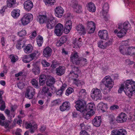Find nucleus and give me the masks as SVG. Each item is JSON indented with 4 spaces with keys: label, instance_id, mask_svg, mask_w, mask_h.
I'll return each mask as SVG.
<instances>
[{
    "label": "nucleus",
    "instance_id": "1",
    "mask_svg": "<svg viewBox=\"0 0 135 135\" xmlns=\"http://www.w3.org/2000/svg\"><path fill=\"white\" fill-rule=\"evenodd\" d=\"M76 105L75 107L76 109L81 113L86 112L94 114L95 112V108L94 104L89 103L86 105V102L83 100H78L75 102Z\"/></svg>",
    "mask_w": 135,
    "mask_h": 135
},
{
    "label": "nucleus",
    "instance_id": "2",
    "mask_svg": "<svg viewBox=\"0 0 135 135\" xmlns=\"http://www.w3.org/2000/svg\"><path fill=\"white\" fill-rule=\"evenodd\" d=\"M125 85L122 84L118 90L119 93H121L123 90L126 94L130 97L132 95L133 91L135 90V82L129 80H127Z\"/></svg>",
    "mask_w": 135,
    "mask_h": 135
},
{
    "label": "nucleus",
    "instance_id": "3",
    "mask_svg": "<svg viewBox=\"0 0 135 135\" xmlns=\"http://www.w3.org/2000/svg\"><path fill=\"white\" fill-rule=\"evenodd\" d=\"M130 25L128 21H126L123 24L118 25V30H115L114 31L115 33H117V36L119 38L122 37L126 34L128 30V27Z\"/></svg>",
    "mask_w": 135,
    "mask_h": 135
},
{
    "label": "nucleus",
    "instance_id": "4",
    "mask_svg": "<svg viewBox=\"0 0 135 135\" xmlns=\"http://www.w3.org/2000/svg\"><path fill=\"white\" fill-rule=\"evenodd\" d=\"M102 84H101V90H107V89H103L102 87V86L103 85H105V88H108V90H107L106 93H104V94L107 93L110 90V89L113 87L114 85L113 81H112L111 77L109 76H106L102 80Z\"/></svg>",
    "mask_w": 135,
    "mask_h": 135
},
{
    "label": "nucleus",
    "instance_id": "5",
    "mask_svg": "<svg viewBox=\"0 0 135 135\" xmlns=\"http://www.w3.org/2000/svg\"><path fill=\"white\" fill-rule=\"evenodd\" d=\"M92 98L95 100H101L102 98V94L100 90L97 88H93L91 91Z\"/></svg>",
    "mask_w": 135,
    "mask_h": 135
},
{
    "label": "nucleus",
    "instance_id": "6",
    "mask_svg": "<svg viewBox=\"0 0 135 135\" xmlns=\"http://www.w3.org/2000/svg\"><path fill=\"white\" fill-rule=\"evenodd\" d=\"M33 18V15L31 14H26L21 18V23L23 25H26L32 20Z\"/></svg>",
    "mask_w": 135,
    "mask_h": 135
},
{
    "label": "nucleus",
    "instance_id": "7",
    "mask_svg": "<svg viewBox=\"0 0 135 135\" xmlns=\"http://www.w3.org/2000/svg\"><path fill=\"white\" fill-rule=\"evenodd\" d=\"M80 57L77 52H73L71 54L70 57V61L72 62L73 64L76 65L80 64Z\"/></svg>",
    "mask_w": 135,
    "mask_h": 135
},
{
    "label": "nucleus",
    "instance_id": "8",
    "mask_svg": "<svg viewBox=\"0 0 135 135\" xmlns=\"http://www.w3.org/2000/svg\"><path fill=\"white\" fill-rule=\"evenodd\" d=\"M63 29V26L61 23H58L55 27L54 32L57 36H60L62 34Z\"/></svg>",
    "mask_w": 135,
    "mask_h": 135
},
{
    "label": "nucleus",
    "instance_id": "9",
    "mask_svg": "<svg viewBox=\"0 0 135 135\" xmlns=\"http://www.w3.org/2000/svg\"><path fill=\"white\" fill-rule=\"evenodd\" d=\"M35 89L32 87H29L27 89L25 94L26 98L29 99H32L35 93Z\"/></svg>",
    "mask_w": 135,
    "mask_h": 135
},
{
    "label": "nucleus",
    "instance_id": "10",
    "mask_svg": "<svg viewBox=\"0 0 135 135\" xmlns=\"http://www.w3.org/2000/svg\"><path fill=\"white\" fill-rule=\"evenodd\" d=\"M70 104L68 101L64 102L61 105L60 107V109L62 112L69 110L71 108Z\"/></svg>",
    "mask_w": 135,
    "mask_h": 135
},
{
    "label": "nucleus",
    "instance_id": "11",
    "mask_svg": "<svg viewBox=\"0 0 135 135\" xmlns=\"http://www.w3.org/2000/svg\"><path fill=\"white\" fill-rule=\"evenodd\" d=\"M127 118V115L125 113L122 112L117 117L116 120L118 123H124L126 121Z\"/></svg>",
    "mask_w": 135,
    "mask_h": 135
},
{
    "label": "nucleus",
    "instance_id": "12",
    "mask_svg": "<svg viewBox=\"0 0 135 135\" xmlns=\"http://www.w3.org/2000/svg\"><path fill=\"white\" fill-rule=\"evenodd\" d=\"M72 22L71 20H69L67 21L64 26V31L65 33H68L71 30Z\"/></svg>",
    "mask_w": 135,
    "mask_h": 135
},
{
    "label": "nucleus",
    "instance_id": "13",
    "mask_svg": "<svg viewBox=\"0 0 135 135\" xmlns=\"http://www.w3.org/2000/svg\"><path fill=\"white\" fill-rule=\"evenodd\" d=\"M55 16L59 18H61L63 15L64 10L60 6H58L55 9Z\"/></svg>",
    "mask_w": 135,
    "mask_h": 135
},
{
    "label": "nucleus",
    "instance_id": "14",
    "mask_svg": "<svg viewBox=\"0 0 135 135\" xmlns=\"http://www.w3.org/2000/svg\"><path fill=\"white\" fill-rule=\"evenodd\" d=\"M23 5L24 9L28 11H30L33 6V2L30 0H27L25 2Z\"/></svg>",
    "mask_w": 135,
    "mask_h": 135
},
{
    "label": "nucleus",
    "instance_id": "15",
    "mask_svg": "<svg viewBox=\"0 0 135 135\" xmlns=\"http://www.w3.org/2000/svg\"><path fill=\"white\" fill-rule=\"evenodd\" d=\"M52 51V49L49 47L47 46L43 50V55L46 58L49 57L51 55Z\"/></svg>",
    "mask_w": 135,
    "mask_h": 135
},
{
    "label": "nucleus",
    "instance_id": "16",
    "mask_svg": "<svg viewBox=\"0 0 135 135\" xmlns=\"http://www.w3.org/2000/svg\"><path fill=\"white\" fill-rule=\"evenodd\" d=\"M102 119L100 116H96L93 120L92 123L94 126L99 127L100 125Z\"/></svg>",
    "mask_w": 135,
    "mask_h": 135
},
{
    "label": "nucleus",
    "instance_id": "17",
    "mask_svg": "<svg viewBox=\"0 0 135 135\" xmlns=\"http://www.w3.org/2000/svg\"><path fill=\"white\" fill-rule=\"evenodd\" d=\"M98 35L101 39L106 40L108 38V32L105 30H100L98 32Z\"/></svg>",
    "mask_w": 135,
    "mask_h": 135
},
{
    "label": "nucleus",
    "instance_id": "18",
    "mask_svg": "<svg viewBox=\"0 0 135 135\" xmlns=\"http://www.w3.org/2000/svg\"><path fill=\"white\" fill-rule=\"evenodd\" d=\"M65 71V68L63 66H59L56 69V73L58 76H61L64 74Z\"/></svg>",
    "mask_w": 135,
    "mask_h": 135
},
{
    "label": "nucleus",
    "instance_id": "19",
    "mask_svg": "<svg viewBox=\"0 0 135 135\" xmlns=\"http://www.w3.org/2000/svg\"><path fill=\"white\" fill-rule=\"evenodd\" d=\"M55 20L49 19L46 21V27L48 29H51L53 28L55 25Z\"/></svg>",
    "mask_w": 135,
    "mask_h": 135
},
{
    "label": "nucleus",
    "instance_id": "20",
    "mask_svg": "<svg viewBox=\"0 0 135 135\" xmlns=\"http://www.w3.org/2000/svg\"><path fill=\"white\" fill-rule=\"evenodd\" d=\"M112 133L113 134L112 135H125L127 133V132L125 130L120 129L113 130Z\"/></svg>",
    "mask_w": 135,
    "mask_h": 135
},
{
    "label": "nucleus",
    "instance_id": "21",
    "mask_svg": "<svg viewBox=\"0 0 135 135\" xmlns=\"http://www.w3.org/2000/svg\"><path fill=\"white\" fill-rule=\"evenodd\" d=\"M73 7L74 9V11L76 12L79 13L81 12L82 7L81 6L78 4L77 1H75L73 2Z\"/></svg>",
    "mask_w": 135,
    "mask_h": 135
},
{
    "label": "nucleus",
    "instance_id": "22",
    "mask_svg": "<svg viewBox=\"0 0 135 135\" xmlns=\"http://www.w3.org/2000/svg\"><path fill=\"white\" fill-rule=\"evenodd\" d=\"M67 86V85L66 84H64L61 87L60 89L57 90L55 91L56 94L57 95H62L63 91L66 89Z\"/></svg>",
    "mask_w": 135,
    "mask_h": 135
},
{
    "label": "nucleus",
    "instance_id": "23",
    "mask_svg": "<svg viewBox=\"0 0 135 135\" xmlns=\"http://www.w3.org/2000/svg\"><path fill=\"white\" fill-rule=\"evenodd\" d=\"M38 17V21L40 23L43 24L46 23L47 20V17L46 15H40Z\"/></svg>",
    "mask_w": 135,
    "mask_h": 135
},
{
    "label": "nucleus",
    "instance_id": "24",
    "mask_svg": "<svg viewBox=\"0 0 135 135\" xmlns=\"http://www.w3.org/2000/svg\"><path fill=\"white\" fill-rule=\"evenodd\" d=\"M33 49V47L32 45L29 44L25 47L24 51L25 53L26 54H29L32 51Z\"/></svg>",
    "mask_w": 135,
    "mask_h": 135
},
{
    "label": "nucleus",
    "instance_id": "25",
    "mask_svg": "<svg viewBox=\"0 0 135 135\" xmlns=\"http://www.w3.org/2000/svg\"><path fill=\"white\" fill-rule=\"evenodd\" d=\"M20 10L18 9H13L11 12V15L15 18H17L20 15Z\"/></svg>",
    "mask_w": 135,
    "mask_h": 135
},
{
    "label": "nucleus",
    "instance_id": "26",
    "mask_svg": "<svg viewBox=\"0 0 135 135\" xmlns=\"http://www.w3.org/2000/svg\"><path fill=\"white\" fill-rule=\"evenodd\" d=\"M16 4V0H7V4L9 8L14 7Z\"/></svg>",
    "mask_w": 135,
    "mask_h": 135
},
{
    "label": "nucleus",
    "instance_id": "27",
    "mask_svg": "<svg viewBox=\"0 0 135 135\" xmlns=\"http://www.w3.org/2000/svg\"><path fill=\"white\" fill-rule=\"evenodd\" d=\"M55 79L53 77L48 79L46 82V85L49 86H52L55 83Z\"/></svg>",
    "mask_w": 135,
    "mask_h": 135
},
{
    "label": "nucleus",
    "instance_id": "28",
    "mask_svg": "<svg viewBox=\"0 0 135 135\" xmlns=\"http://www.w3.org/2000/svg\"><path fill=\"white\" fill-rule=\"evenodd\" d=\"M88 9L90 12H94L96 10V8L94 3L92 2L88 4Z\"/></svg>",
    "mask_w": 135,
    "mask_h": 135
},
{
    "label": "nucleus",
    "instance_id": "29",
    "mask_svg": "<svg viewBox=\"0 0 135 135\" xmlns=\"http://www.w3.org/2000/svg\"><path fill=\"white\" fill-rule=\"evenodd\" d=\"M76 29L78 31H81L83 35L86 33L85 27L82 24H79L76 27Z\"/></svg>",
    "mask_w": 135,
    "mask_h": 135
},
{
    "label": "nucleus",
    "instance_id": "30",
    "mask_svg": "<svg viewBox=\"0 0 135 135\" xmlns=\"http://www.w3.org/2000/svg\"><path fill=\"white\" fill-rule=\"evenodd\" d=\"M34 68L32 70V72L35 75L39 74L40 73V68L38 66L35 64L34 65Z\"/></svg>",
    "mask_w": 135,
    "mask_h": 135
},
{
    "label": "nucleus",
    "instance_id": "31",
    "mask_svg": "<svg viewBox=\"0 0 135 135\" xmlns=\"http://www.w3.org/2000/svg\"><path fill=\"white\" fill-rule=\"evenodd\" d=\"M37 42V44L39 47L42 46L43 43V40L42 37L40 35H38L36 37Z\"/></svg>",
    "mask_w": 135,
    "mask_h": 135
},
{
    "label": "nucleus",
    "instance_id": "32",
    "mask_svg": "<svg viewBox=\"0 0 135 135\" xmlns=\"http://www.w3.org/2000/svg\"><path fill=\"white\" fill-rule=\"evenodd\" d=\"M25 45L23 41H22V40H19L17 42L16 47L20 50L21 49L22 47H23Z\"/></svg>",
    "mask_w": 135,
    "mask_h": 135
},
{
    "label": "nucleus",
    "instance_id": "33",
    "mask_svg": "<svg viewBox=\"0 0 135 135\" xmlns=\"http://www.w3.org/2000/svg\"><path fill=\"white\" fill-rule=\"evenodd\" d=\"M32 86L35 88L38 89L39 88L38 81L35 79H32L31 81Z\"/></svg>",
    "mask_w": 135,
    "mask_h": 135
},
{
    "label": "nucleus",
    "instance_id": "34",
    "mask_svg": "<svg viewBox=\"0 0 135 135\" xmlns=\"http://www.w3.org/2000/svg\"><path fill=\"white\" fill-rule=\"evenodd\" d=\"M133 47H129L128 48L127 47L125 54L127 55H133Z\"/></svg>",
    "mask_w": 135,
    "mask_h": 135
},
{
    "label": "nucleus",
    "instance_id": "35",
    "mask_svg": "<svg viewBox=\"0 0 135 135\" xmlns=\"http://www.w3.org/2000/svg\"><path fill=\"white\" fill-rule=\"evenodd\" d=\"M108 9L109 6L108 4L105 3L104 4L103 7V15L105 14H107L108 13Z\"/></svg>",
    "mask_w": 135,
    "mask_h": 135
},
{
    "label": "nucleus",
    "instance_id": "36",
    "mask_svg": "<svg viewBox=\"0 0 135 135\" xmlns=\"http://www.w3.org/2000/svg\"><path fill=\"white\" fill-rule=\"evenodd\" d=\"M87 113H85V114H84L83 117L87 119H88L90 118V117L93 115L94 114H93V113L92 112L91 113L89 112H87Z\"/></svg>",
    "mask_w": 135,
    "mask_h": 135
},
{
    "label": "nucleus",
    "instance_id": "37",
    "mask_svg": "<svg viewBox=\"0 0 135 135\" xmlns=\"http://www.w3.org/2000/svg\"><path fill=\"white\" fill-rule=\"evenodd\" d=\"M73 71H72L70 72V74H72L73 73L74 74L75 73H80L81 72L80 70L79 69L78 67L74 66L73 68H72Z\"/></svg>",
    "mask_w": 135,
    "mask_h": 135
},
{
    "label": "nucleus",
    "instance_id": "38",
    "mask_svg": "<svg viewBox=\"0 0 135 135\" xmlns=\"http://www.w3.org/2000/svg\"><path fill=\"white\" fill-rule=\"evenodd\" d=\"M43 1L45 4H48L50 5H54L56 2V1L55 0H43Z\"/></svg>",
    "mask_w": 135,
    "mask_h": 135
},
{
    "label": "nucleus",
    "instance_id": "39",
    "mask_svg": "<svg viewBox=\"0 0 135 135\" xmlns=\"http://www.w3.org/2000/svg\"><path fill=\"white\" fill-rule=\"evenodd\" d=\"M10 123V122L9 121L4 122L3 121L1 123L0 125L2 126H4L5 128H9V124Z\"/></svg>",
    "mask_w": 135,
    "mask_h": 135
},
{
    "label": "nucleus",
    "instance_id": "40",
    "mask_svg": "<svg viewBox=\"0 0 135 135\" xmlns=\"http://www.w3.org/2000/svg\"><path fill=\"white\" fill-rule=\"evenodd\" d=\"M127 47L121 45L119 47L120 52L123 54L124 55L125 54Z\"/></svg>",
    "mask_w": 135,
    "mask_h": 135
},
{
    "label": "nucleus",
    "instance_id": "41",
    "mask_svg": "<svg viewBox=\"0 0 135 135\" xmlns=\"http://www.w3.org/2000/svg\"><path fill=\"white\" fill-rule=\"evenodd\" d=\"M86 26L88 29H89L90 28L95 26V24L92 21H88L87 23Z\"/></svg>",
    "mask_w": 135,
    "mask_h": 135
},
{
    "label": "nucleus",
    "instance_id": "42",
    "mask_svg": "<svg viewBox=\"0 0 135 135\" xmlns=\"http://www.w3.org/2000/svg\"><path fill=\"white\" fill-rule=\"evenodd\" d=\"M98 46L99 47L103 49L105 48V44H103V40H100L98 42Z\"/></svg>",
    "mask_w": 135,
    "mask_h": 135
},
{
    "label": "nucleus",
    "instance_id": "43",
    "mask_svg": "<svg viewBox=\"0 0 135 135\" xmlns=\"http://www.w3.org/2000/svg\"><path fill=\"white\" fill-rule=\"evenodd\" d=\"M41 63L42 66L45 67L49 66L50 65V64L49 63L47 62L45 60H42Z\"/></svg>",
    "mask_w": 135,
    "mask_h": 135
},
{
    "label": "nucleus",
    "instance_id": "44",
    "mask_svg": "<svg viewBox=\"0 0 135 135\" xmlns=\"http://www.w3.org/2000/svg\"><path fill=\"white\" fill-rule=\"evenodd\" d=\"M74 90L73 88L70 87L68 88L66 90L65 94L67 96H68Z\"/></svg>",
    "mask_w": 135,
    "mask_h": 135
},
{
    "label": "nucleus",
    "instance_id": "45",
    "mask_svg": "<svg viewBox=\"0 0 135 135\" xmlns=\"http://www.w3.org/2000/svg\"><path fill=\"white\" fill-rule=\"evenodd\" d=\"M37 125L36 124H34L33 126H32L30 129L31 133H33L37 129Z\"/></svg>",
    "mask_w": 135,
    "mask_h": 135
},
{
    "label": "nucleus",
    "instance_id": "46",
    "mask_svg": "<svg viewBox=\"0 0 135 135\" xmlns=\"http://www.w3.org/2000/svg\"><path fill=\"white\" fill-rule=\"evenodd\" d=\"M58 65V62L55 61H52V64L51 65V67L52 69H54L56 68Z\"/></svg>",
    "mask_w": 135,
    "mask_h": 135
},
{
    "label": "nucleus",
    "instance_id": "47",
    "mask_svg": "<svg viewBox=\"0 0 135 135\" xmlns=\"http://www.w3.org/2000/svg\"><path fill=\"white\" fill-rule=\"evenodd\" d=\"M26 34V32L25 30H23L18 33V35L21 37H22L25 35Z\"/></svg>",
    "mask_w": 135,
    "mask_h": 135
},
{
    "label": "nucleus",
    "instance_id": "48",
    "mask_svg": "<svg viewBox=\"0 0 135 135\" xmlns=\"http://www.w3.org/2000/svg\"><path fill=\"white\" fill-rule=\"evenodd\" d=\"M102 107L101 108V110L103 111V112H105V110L107 109V105L106 104H101Z\"/></svg>",
    "mask_w": 135,
    "mask_h": 135
},
{
    "label": "nucleus",
    "instance_id": "49",
    "mask_svg": "<svg viewBox=\"0 0 135 135\" xmlns=\"http://www.w3.org/2000/svg\"><path fill=\"white\" fill-rule=\"evenodd\" d=\"M49 89V88L48 87H47L46 86H45L42 88V91L44 93V94H45L46 93H48Z\"/></svg>",
    "mask_w": 135,
    "mask_h": 135
},
{
    "label": "nucleus",
    "instance_id": "50",
    "mask_svg": "<svg viewBox=\"0 0 135 135\" xmlns=\"http://www.w3.org/2000/svg\"><path fill=\"white\" fill-rule=\"evenodd\" d=\"M81 39V38H79L77 40H76L75 42V44L78 46H80L81 45V42L82 41L80 40Z\"/></svg>",
    "mask_w": 135,
    "mask_h": 135
},
{
    "label": "nucleus",
    "instance_id": "51",
    "mask_svg": "<svg viewBox=\"0 0 135 135\" xmlns=\"http://www.w3.org/2000/svg\"><path fill=\"white\" fill-rule=\"evenodd\" d=\"M109 119L110 120V123H113L114 121L115 120V118L114 116L111 115L109 116Z\"/></svg>",
    "mask_w": 135,
    "mask_h": 135
},
{
    "label": "nucleus",
    "instance_id": "52",
    "mask_svg": "<svg viewBox=\"0 0 135 135\" xmlns=\"http://www.w3.org/2000/svg\"><path fill=\"white\" fill-rule=\"evenodd\" d=\"M60 41L62 42L63 43L65 42L67 40L68 38L66 36L62 37L60 39Z\"/></svg>",
    "mask_w": 135,
    "mask_h": 135
},
{
    "label": "nucleus",
    "instance_id": "53",
    "mask_svg": "<svg viewBox=\"0 0 135 135\" xmlns=\"http://www.w3.org/2000/svg\"><path fill=\"white\" fill-rule=\"evenodd\" d=\"M65 17L68 18V19L69 20H72L73 18V17L72 16L71 14L70 13H67L65 15Z\"/></svg>",
    "mask_w": 135,
    "mask_h": 135
},
{
    "label": "nucleus",
    "instance_id": "54",
    "mask_svg": "<svg viewBox=\"0 0 135 135\" xmlns=\"http://www.w3.org/2000/svg\"><path fill=\"white\" fill-rule=\"evenodd\" d=\"M112 44V40H109L105 43V48L107 47L108 46H109L110 45Z\"/></svg>",
    "mask_w": 135,
    "mask_h": 135
},
{
    "label": "nucleus",
    "instance_id": "55",
    "mask_svg": "<svg viewBox=\"0 0 135 135\" xmlns=\"http://www.w3.org/2000/svg\"><path fill=\"white\" fill-rule=\"evenodd\" d=\"M119 108V107L118 105H113L111 106L110 107V109L111 110H114L117 109Z\"/></svg>",
    "mask_w": 135,
    "mask_h": 135
},
{
    "label": "nucleus",
    "instance_id": "56",
    "mask_svg": "<svg viewBox=\"0 0 135 135\" xmlns=\"http://www.w3.org/2000/svg\"><path fill=\"white\" fill-rule=\"evenodd\" d=\"M36 52H34L29 55L32 60L33 59L34 57L36 56Z\"/></svg>",
    "mask_w": 135,
    "mask_h": 135
},
{
    "label": "nucleus",
    "instance_id": "57",
    "mask_svg": "<svg viewBox=\"0 0 135 135\" xmlns=\"http://www.w3.org/2000/svg\"><path fill=\"white\" fill-rule=\"evenodd\" d=\"M39 78L45 80H46L47 79L46 76L44 74H42L40 76Z\"/></svg>",
    "mask_w": 135,
    "mask_h": 135
},
{
    "label": "nucleus",
    "instance_id": "58",
    "mask_svg": "<svg viewBox=\"0 0 135 135\" xmlns=\"http://www.w3.org/2000/svg\"><path fill=\"white\" fill-rule=\"evenodd\" d=\"M80 135H90L85 130L81 131L80 133Z\"/></svg>",
    "mask_w": 135,
    "mask_h": 135
},
{
    "label": "nucleus",
    "instance_id": "59",
    "mask_svg": "<svg viewBox=\"0 0 135 135\" xmlns=\"http://www.w3.org/2000/svg\"><path fill=\"white\" fill-rule=\"evenodd\" d=\"M95 28V26L93 27L90 28V30L89 31V33H92L94 32Z\"/></svg>",
    "mask_w": 135,
    "mask_h": 135
},
{
    "label": "nucleus",
    "instance_id": "60",
    "mask_svg": "<svg viewBox=\"0 0 135 135\" xmlns=\"http://www.w3.org/2000/svg\"><path fill=\"white\" fill-rule=\"evenodd\" d=\"M64 43H63L62 42L60 41V40L56 43V45L57 46H62Z\"/></svg>",
    "mask_w": 135,
    "mask_h": 135
},
{
    "label": "nucleus",
    "instance_id": "61",
    "mask_svg": "<svg viewBox=\"0 0 135 135\" xmlns=\"http://www.w3.org/2000/svg\"><path fill=\"white\" fill-rule=\"evenodd\" d=\"M10 57L11 59V61L12 62H15L16 61V59L15 57L13 55H11L10 56Z\"/></svg>",
    "mask_w": 135,
    "mask_h": 135
},
{
    "label": "nucleus",
    "instance_id": "62",
    "mask_svg": "<svg viewBox=\"0 0 135 135\" xmlns=\"http://www.w3.org/2000/svg\"><path fill=\"white\" fill-rule=\"evenodd\" d=\"M86 90L85 89H81L79 92V94L81 96L83 94L85 93Z\"/></svg>",
    "mask_w": 135,
    "mask_h": 135
},
{
    "label": "nucleus",
    "instance_id": "63",
    "mask_svg": "<svg viewBox=\"0 0 135 135\" xmlns=\"http://www.w3.org/2000/svg\"><path fill=\"white\" fill-rule=\"evenodd\" d=\"M26 129H28L29 128H31L32 125L31 123H26Z\"/></svg>",
    "mask_w": 135,
    "mask_h": 135
},
{
    "label": "nucleus",
    "instance_id": "64",
    "mask_svg": "<svg viewBox=\"0 0 135 135\" xmlns=\"http://www.w3.org/2000/svg\"><path fill=\"white\" fill-rule=\"evenodd\" d=\"M128 42L127 41H123L122 43V46H124L126 47V46L128 45Z\"/></svg>",
    "mask_w": 135,
    "mask_h": 135
}]
</instances>
